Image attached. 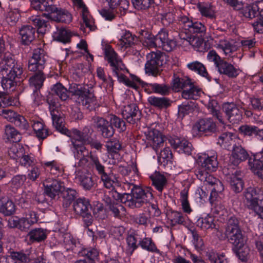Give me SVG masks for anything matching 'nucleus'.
Instances as JSON below:
<instances>
[{
    "label": "nucleus",
    "mask_w": 263,
    "mask_h": 263,
    "mask_svg": "<svg viewBox=\"0 0 263 263\" xmlns=\"http://www.w3.org/2000/svg\"><path fill=\"white\" fill-rule=\"evenodd\" d=\"M71 36L70 31L64 28L58 29L54 35L56 40L63 43L69 42Z\"/></svg>",
    "instance_id": "54"
},
{
    "label": "nucleus",
    "mask_w": 263,
    "mask_h": 263,
    "mask_svg": "<svg viewBox=\"0 0 263 263\" xmlns=\"http://www.w3.org/2000/svg\"><path fill=\"white\" fill-rule=\"evenodd\" d=\"M248 157L247 152L241 146L235 145L233 147L232 154L230 158V161L234 165L237 166L241 162L246 160Z\"/></svg>",
    "instance_id": "24"
},
{
    "label": "nucleus",
    "mask_w": 263,
    "mask_h": 263,
    "mask_svg": "<svg viewBox=\"0 0 263 263\" xmlns=\"http://www.w3.org/2000/svg\"><path fill=\"white\" fill-rule=\"evenodd\" d=\"M208 109L211 114L215 117L220 123H224L223 119L220 112V106L216 101L212 100L209 102Z\"/></svg>",
    "instance_id": "51"
},
{
    "label": "nucleus",
    "mask_w": 263,
    "mask_h": 263,
    "mask_svg": "<svg viewBox=\"0 0 263 263\" xmlns=\"http://www.w3.org/2000/svg\"><path fill=\"white\" fill-rule=\"evenodd\" d=\"M32 59H34L36 61H39L40 62L39 63L40 66H42L43 65H45L47 55L46 51L41 48H37L33 50V54L31 57Z\"/></svg>",
    "instance_id": "58"
},
{
    "label": "nucleus",
    "mask_w": 263,
    "mask_h": 263,
    "mask_svg": "<svg viewBox=\"0 0 263 263\" xmlns=\"http://www.w3.org/2000/svg\"><path fill=\"white\" fill-rule=\"evenodd\" d=\"M91 208L89 200L85 198H78L73 203L74 212L76 215L82 217L86 227L90 226L93 221L90 212Z\"/></svg>",
    "instance_id": "6"
},
{
    "label": "nucleus",
    "mask_w": 263,
    "mask_h": 263,
    "mask_svg": "<svg viewBox=\"0 0 263 263\" xmlns=\"http://www.w3.org/2000/svg\"><path fill=\"white\" fill-rule=\"evenodd\" d=\"M215 46L217 48L221 49L226 55L232 53L234 50L233 45L225 38L219 39L218 40H215Z\"/></svg>",
    "instance_id": "45"
},
{
    "label": "nucleus",
    "mask_w": 263,
    "mask_h": 263,
    "mask_svg": "<svg viewBox=\"0 0 263 263\" xmlns=\"http://www.w3.org/2000/svg\"><path fill=\"white\" fill-rule=\"evenodd\" d=\"M93 165L100 176L103 185L107 189L114 187V184L118 183L117 178L113 173H107L105 172V167L100 162L96 157H93Z\"/></svg>",
    "instance_id": "9"
},
{
    "label": "nucleus",
    "mask_w": 263,
    "mask_h": 263,
    "mask_svg": "<svg viewBox=\"0 0 263 263\" xmlns=\"http://www.w3.org/2000/svg\"><path fill=\"white\" fill-rule=\"evenodd\" d=\"M50 114L52 117L53 125L56 129L62 134H66L67 129L64 125V119L62 117L59 111H52Z\"/></svg>",
    "instance_id": "37"
},
{
    "label": "nucleus",
    "mask_w": 263,
    "mask_h": 263,
    "mask_svg": "<svg viewBox=\"0 0 263 263\" xmlns=\"http://www.w3.org/2000/svg\"><path fill=\"white\" fill-rule=\"evenodd\" d=\"M139 245L144 250L154 253H159V251L156 246L155 243L150 238L145 237L139 240Z\"/></svg>",
    "instance_id": "47"
},
{
    "label": "nucleus",
    "mask_w": 263,
    "mask_h": 263,
    "mask_svg": "<svg viewBox=\"0 0 263 263\" xmlns=\"http://www.w3.org/2000/svg\"><path fill=\"white\" fill-rule=\"evenodd\" d=\"M45 77L43 72H37L29 78V85L32 88L33 95L42 87Z\"/></svg>",
    "instance_id": "33"
},
{
    "label": "nucleus",
    "mask_w": 263,
    "mask_h": 263,
    "mask_svg": "<svg viewBox=\"0 0 263 263\" xmlns=\"http://www.w3.org/2000/svg\"><path fill=\"white\" fill-rule=\"evenodd\" d=\"M23 70H21L20 67H18L16 68V71H14V73L12 72H9L8 74H5V76H2L3 79L2 80V86L6 90H10L12 89L13 90L14 89V87L16 84V83L15 82V79L16 78H18L23 73Z\"/></svg>",
    "instance_id": "19"
},
{
    "label": "nucleus",
    "mask_w": 263,
    "mask_h": 263,
    "mask_svg": "<svg viewBox=\"0 0 263 263\" xmlns=\"http://www.w3.org/2000/svg\"><path fill=\"white\" fill-rule=\"evenodd\" d=\"M209 31L210 37L212 40H218L219 39L224 38V33L226 30L219 28L216 25L210 26Z\"/></svg>",
    "instance_id": "59"
},
{
    "label": "nucleus",
    "mask_w": 263,
    "mask_h": 263,
    "mask_svg": "<svg viewBox=\"0 0 263 263\" xmlns=\"http://www.w3.org/2000/svg\"><path fill=\"white\" fill-rule=\"evenodd\" d=\"M193 84L190 79L177 78L173 80V89L179 91L180 89L183 90Z\"/></svg>",
    "instance_id": "49"
},
{
    "label": "nucleus",
    "mask_w": 263,
    "mask_h": 263,
    "mask_svg": "<svg viewBox=\"0 0 263 263\" xmlns=\"http://www.w3.org/2000/svg\"><path fill=\"white\" fill-rule=\"evenodd\" d=\"M9 254V256L17 263H27L31 260L29 254L23 251H11Z\"/></svg>",
    "instance_id": "48"
},
{
    "label": "nucleus",
    "mask_w": 263,
    "mask_h": 263,
    "mask_svg": "<svg viewBox=\"0 0 263 263\" xmlns=\"http://www.w3.org/2000/svg\"><path fill=\"white\" fill-rule=\"evenodd\" d=\"M210 189L211 193L209 200L212 202L217 197L218 193H221L224 190L223 184L219 180H218Z\"/></svg>",
    "instance_id": "62"
},
{
    "label": "nucleus",
    "mask_w": 263,
    "mask_h": 263,
    "mask_svg": "<svg viewBox=\"0 0 263 263\" xmlns=\"http://www.w3.org/2000/svg\"><path fill=\"white\" fill-rule=\"evenodd\" d=\"M147 101L151 105L159 109L167 108L172 104L171 99L164 97L150 96L148 98Z\"/></svg>",
    "instance_id": "28"
},
{
    "label": "nucleus",
    "mask_w": 263,
    "mask_h": 263,
    "mask_svg": "<svg viewBox=\"0 0 263 263\" xmlns=\"http://www.w3.org/2000/svg\"><path fill=\"white\" fill-rule=\"evenodd\" d=\"M154 0H132L134 7L138 10H146L154 4Z\"/></svg>",
    "instance_id": "60"
},
{
    "label": "nucleus",
    "mask_w": 263,
    "mask_h": 263,
    "mask_svg": "<svg viewBox=\"0 0 263 263\" xmlns=\"http://www.w3.org/2000/svg\"><path fill=\"white\" fill-rule=\"evenodd\" d=\"M15 211L14 203L5 197L0 198V212L5 216H10Z\"/></svg>",
    "instance_id": "34"
},
{
    "label": "nucleus",
    "mask_w": 263,
    "mask_h": 263,
    "mask_svg": "<svg viewBox=\"0 0 263 263\" xmlns=\"http://www.w3.org/2000/svg\"><path fill=\"white\" fill-rule=\"evenodd\" d=\"M222 109L227 119L232 124H237L242 119V111L238 105L234 103H224Z\"/></svg>",
    "instance_id": "11"
},
{
    "label": "nucleus",
    "mask_w": 263,
    "mask_h": 263,
    "mask_svg": "<svg viewBox=\"0 0 263 263\" xmlns=\"http://www.w3.org/2000/svg\"><path fill=\"white\" fill-rule=\"evenodd\" d=\"M167 217L172 226L182 224L185 222V217L181 212L170 211L167 213Z\"/></svg>",
    "instance_id": "38"
},
{
    "label": "nucleus",
    "mask_w": 263,
    "mask_h": 263,
    "mask_svg": "<svg viewBox=\"0 0 263 263\" xmlns=\"http://www.w3.org/2000/svg\"><path fill=\"white\" fill-rule=\"evenodd\" d=\"M18 67L21 70H23L21 65L16 63L12 56L5 55L0 61V76L8 74L9 72L14 73L16 71V68Z\"/></svg>",
    "instance_id": "15"
},
{
    "label": "nucleus",
    "mask_w": 263,
    "mask_h": 263,
    "mask_svg": "<svg viewBox=\"0 0 263 263\" xmlns=\"http://www.w3.org/2000/svg\"><path fill=\"white\" fill-rule=\"evenodd\" d=\"M217 70L220 74L226 75L230 78H236L241 72L238 68L224 60L221 62Z\"/></svg>",
    "instance_id": "21"
},
{
    "label": "nucleus",
    "mask_w": 263,
    "mask_h": 263,
    "mask_svg": "<svg viewBox=\"0 0 263 263\" xmlns=\"http://www.w3.org/2000/svg\"><path fill=\"white\" fill-rule=\"evenodd\" d=\"M74 180L86 191L91 190L96 184L91 175L80 168L77 169L75 172Z\"/></svg>",
    "instance_id": "13"
},
{
    "label": "nucleus",
    "mask_w": 263,
    "mask_h": 263,
    "mask_svg": "<svg viewBox=\"0 0 263 263\" xmlns=\"http://www.w3.org/2000/svg\"><path fill=\"white\" fill-rule=\"evenodd\" d=\"M236 248V254L239 259L241 260L242 261H247L249 255L250 249L249 247L244 245V242L243 244L239 246H235Z\"/></svg>",
    "instance_id": "61"
},
{
    "label": "nucleus",
    "mask_w": 263,
    "mask_h": 263,
    "mask_svg": "<svg viewBox=\"0 0 263 263\" xmlns=\"http://www.w3.org/2000/svg\"><path fill=\"white\" fill-rule=\"evenodd\" d=\"M62 198H63V205L68 207L71 202L76 197L77 193L74 189L71 188L63 189L62 191Z\"/></svg>",
    "instance_id": "42"
},
{
    "label": "nucleus",
    "mask_w": 263,
    "mask_h": 263,
    "mask_svg": "<svg viewBox=\"0 0 263 263\" xmlns=\"http://www.w3.org/2000/svg\"><path fill=\"white\" fill-rule=\"evenodd\" d=\"M198 162L202 169L208 172H214L218 166V162L215 156H209L203 154L198 157Z\"/></svg>",
    "instance_id": "23"
},
{
    "label": "nucleus",
    "mask_w": 263,
    "mask_h": 263,
    "mask_svg": "<svg viewBox=\"0 0 263 263\" xmlns=\"http://www.w3.org/2000/svg\"><path fill=\"white\" fill-rule=\"evenodd\" d=\"M53 0H32L31 7L36 10L45 11L52 14L55 21L69 23L72 20L71 15L66 10L60 9L53 5Z\"/></svg>",
    "instance_id": "2"
},
{
    "label": "nucleus",
    "mask_w": 263,
    "mask_h": 263,
    "mask_svg": "<svg viewBox=\"0 0 263 263\" xmlns=\"http://www.w3.org/2000/svg\"><path fill=\"white\" fill-rule=\"evenodd\" d=\"M153 200V195L150 189H143L140 186L137 185L132 193L123 194L121 202L134 209L140 208L146 202H149Z\"/></svg>",
    "instance_id": "1"
},
{
    "label": "nucleus",
    "mask_w": 263,
    "mask_h": 263,
    "mask_svg": "<svg viewBox=\"0 0 263 263\" xmlns=\"http://www.w3.org/2000/svg\"><path fill=\"white\" fill-rule=\"evenodd\" d=\"M104 52L105 60L107 61L111 67L114 74L125 69V66L122 61L110 46H105Z\"/></svg>",
    "instance_id": "7"
},
{
    "label": "nucleus",
    "mask_w": 263,
    "mask_h": 263,
    "mask_svg": "<svg viewBox=\"0 0 263 263\" xmlns=\"http://www.w3.org/2000/svg\"><path fill=\"white\" fill-rule=\"evenodd\" d=\"M214 221V218L210 216H207L204 218H200L197 221V226L203 230L213 229L216 226Z\"/></svg>",
    "instance_id": "44"
},
{
    "label": "nucleus",
    "mask_w": 263,
    "mask_h": 263,
    "mask_svg": "<svg viewBox=\"0 0 263 263\" xmlns=\"http://www.w3.org/2000/svg\"><path fill=\"white\" fill-rule=\"evenodd\" d=\"M36 29L29 25H24L19 29L21 41L24 45L30 44L35 39Z\"/></svg>",
    "instance_id": "20"
},
{
    "label": "nucleus",
    "mask_w": 263,
    "mask_h": 263,
    "mask_svg": "<svg viewBox=\"0 0 263 263\" xmlns=\"http://www.w3.org/2000/svg\"><path fill=\"white\" fill-rule=\"evenodd\" d=\"M80 103L90 111L95 110L99 106V104L93 93L88 88L84 90V93L78 98Z\"/></svg>",
    "instance_id": "17"
},
{
    "label": "nucleus",
    "mask_w": 263,
    "mask_h": 263,
    "mask_svg": "<svg viewBox=\"0 0 263 263\" xmlns=\"http://www.w3.org/2000/svg\"><path fill=\"white\" fill-rule=\"evenodd\" d=\"M52 91L61 100L65 101L69 98L68 90L61 83L54 85Z\"/></svg>",
    "instance_id": "57"
},
{
    "label": "nucleus",
    "mask_w": 263,
    "mask_h": 263,
    "mask_svg": "<svg viewBox=\"0 0 263 263\" xmlns=\"http://www.w3.org/2000/svg\"><path fill=\"white\" fill-rule=\"evenodd\" d=\"M237 137L232 132L222 133L219 137L217 143L224 148L229 149L232 145L234 144Z\"/></svg>",
    "instance_id": "32"
},
{
    "label": "nucleus",
    "mask_w": 263,
    "mask_h": 263,
    "mask_svg": "<svg viewBox=\"0 0 263 263\" xmlns=\"http://www.w3.org/2000/svg\"><path fill=\"white\" fill-rule=\"evenodd\" d=\"M137 37L135 35H133L129 31L123 30L117 45L121 49H126L135 45Z\"/></svg>",
    "instance_id": "25"
},
{
    "label": "nucleus",
    "mask_w": 263,
    "mask_h": 263,
    "mask_svg": "<svg viewBox=\"0 0 263 263\" xmlns=\"http://www.w3.org/2000/svg\"><path fill=\"white\" fill-rule=\"evenodd\" d=\"M180 200L183 212L187 214H190L192 210L188 200V190L184 189L181 191Z\"/></svg>",
    "instance_id": "53"
},
{
    "label": "nucleus",
    "mask_w": 263,
    "mask_h": 263,
    "mask_svg": "<svg viewBox=\"0 0 263 263\" xmlns=\"http://www.w3.org/2000/svg\"><path fill=\"white\" fill-rule=\"evenodd\" d=\"M187 67L190 70L197 72L201 76L208 78V73L205 66L203 64L198 62L194 61L187 64Z\"/></svg>",
    "instance_id": "46"
},
{
    "label": "nucleus",
    "mask_w": 263,
    "mask_h": 263,
    "mask_svg": "<svg viewBox=\"0 0 263 263\" xmlns=\"http://www.w3.org/2000/svg\"><path fill=\"white\" fill-rule=\"evenodd\" d=\"M30 20L34 26L37 27L38 32L44 33L46 31V28L48 26V22L43 20L39 16H32Z\"/></svg>",
    "instance_id": "55"
},
{
    "label": "nucleus",
    "mask_w": 263,
    "mask_h": 263,
    "mask_svg": "<svg viewBox=\"0 0 263 263\" xmlns=\"http://www.w3.org/2000/svg\"><path fill=\"white\" fill-rule=\"evenodd\" d=\"M147 146L152 147L156 153L162 149L165 144V137L157 129H150L145 133Z\"/></svg>",
    "instance_id": "8"
},
{
    "label": "nucleus",
    "mask_w": 263,
    "mask_h": 263,
    "mask_svg": "<svg viewBox=\"0 0 263 263\" xmlns=\"http://www.w3.org/2000/svg\"><path fill=\"white\" fill-rule=\"evenodd\" d=\"M36 195L32 191H27L22 193L20 196H17L15 198V201L17 204L23 209H28L31 208L33 204V199H36Z\"/></svg>",
    "instance_id": "22"
},
{
    "label": "nucleus",
    "mask_w": 263,
    "mask_h": 263,
    "mask_svg": "<svg viewBox=\"0 0 263 263\" xmlns=\"http://www.w3.org/2000/svg\"><path fill=\"white\" fill-rule=\"evenodd\" d=\"M74 147V158L79 160L78 165L83 166L88 162V158H90L93 163V157H96L99 159L98 156L90 152L85 146V144L77 143V141L73 142Z\"/></svg>",
    "instance_id": "10"
},
{
    "label": "nucleus",
    "mask_w": 263,
    "mask_h": 263,
    "mask_svg": "<svg viewBox=\"0 0 263 263\" xmlns=\"http://www.w3.org/2000/svg\"><path fill=\"white\" fill-rule=\"evenodd\" d=\"M193 130L205 133L214 132L216 130V125L211 119H202L193 127Z\"/></svg>",
    "instance_id": "31"
},
{
    "label": "nucleus",
    "mask_w": 263,
    "mask_h": 263,
    "mask_svg": "<svg viewBox=\"0 0 263 263\" xmlns=\"http://www.w3.org/2000/svg\"><path fill=\"white\" fill-rule=\"evenodd\" d=\"M106 202L109 204V209L110 211L111 212L114 217L119 218L121 217L122 214H124L125 208L122 205L119 204H111V199L110 198H107Z\"/></svg>",
    "instance_id": "52"
},
{
    "label": "nucleus",
    "mask_w": 263,
    "mask_h": 263,
    "mask_svg": "<svg viewBox=\"0 0 263 263\" xmlns=\"http://www.w3.org/2000/svg\"><path fill=\"white\" fill-rule=\"evenodd\" d=\"M122 114L127 122L130 124H134L140 119V111L138 106L134 103L125 106Z\"/></svg>",
    "instance_id": "16"
},
{
    "label": "nucleus",
    "mask_w": 263,
    "mask_h": 263,
    "mask_svg": "<svg viewBox=\"0 0 263 263\" xmlns=\"http://www.w3.org/2000/svg\"><path fill=\"white\" fill-rule=\"evenodd\" d=\"M44 193L51 199H54L62 191L63 183L55 179L48 178L43 181Z\"/></svg>",
    "instance_id": "14"
},
{
    "label": "nucleus",
    "mask_w": 263,
    "mask_h": 263,
    "mask_svg": "<svg viewBox=\"0 0 263 263\" xmlns=\"http://www.w3.org/2000/svg\"><path fill=\"white\" fill-rule=\"evenodd\" d=\"M200 89L194 84L181 91V97L186 100H197L200 96Z\"/></svg>",
    "instance_id": "36"
},
{
    "label": "nucleus",
    "mask_w": 263,
    "mask_h": 263,
    "mask_svg": "<svg viewBox=\"0 0 263 263\" xmlns=\"http://www.w3.org/2000/svg\"><path fill=\"white\" fill-rule=\"evenodd\" d=\"M243 201L249 209L253 210L263 219V200L259 203V195L256 189L249 187L243 193Z\"/></svg>",
    "instance_id": "4"
},
{
    "label": "nucleus",
    "mask_w": 263,
    "mask_h": 263,
    "mask_svg": "<svg viewBox=\"0 0 263 263\" xmlns=\"http://www.w3.org/2000/svg\"><path fill=\"white\" fill-rule=\"evenodd\" d=\"M153 200H151L149 202H146L144 204L146 205L145 210L147 213L149 218H151L153 217H158L161 214V212L159 209L157 204L153 203Z\"/></svg>",
    "instance_id": "56"
},
{
    "label": "nucleus",
    "mask_w": 263,
    "mask_h": 263,
    "mask_svg": "<svg viewBox=\"0 0 263 263\" xmlns=\"http://www.w3.org/2000/svg\"><path fill=\"white\" fill-rule=\"evenodd\" d=\"M231 189L236 193L240 192L243 187V182L241 175L237 171L228 177Z\"/></svg>",
    "instance_id": "30"
},
{
    "label": "nucleus",
    "mask_w": 263,
    "mask_h": 263,
    "mask_svg": "<svg viewBox=\"0 0 263 263\" xmlns=\"http://www.w3.org/2000/svg\"><path fill=\"white\" fill-rule=\"evenodd\" d=\"M263 7V3L254 2L251 5H247L241 9L242 15L248 18L252 19L258 15L260 8Z\"/></svg>",
    "instance_id": "26"
},
{
    "label": "nucleus",
    "mask_w": 263,
    "mask_h": 263,
    "mask_svg": "<svg viewBox=\"0 0 263 263\" xmlns=\"http://www.w3.org/2000/svg\"><path fill=\"white\" fill-rule=\"evenodd\" d=\"M5 134L8 140L17 143L21 141L22 136L20 133L10 125H6Z\"/></svg>",
    "instance_id": "41"
},
{
    "label": "nucleus",
    "mask_w": 263,
    "mask_h": 263,
    "mask_svg": "<svg viewBox=\"0 0 263 263\" xmlns=\"http://www.w3.org/2000/svg\"><path fill=\"white\" fill-rule=\"evenodd\" d=\"M139 37L144 46L148 48H158L156 36L152 35L149 32L141 30L139 32Z\"/></svg>",
    "instance_id": "27"
},
{
    "label": "nucleus",
    "mask_w": 263,
    "mask_h": 263,
    "mask_svg": "<svg viewBox=\"0 0 263 263\" xmlns=\"http://www.w3.org/2000/svg\"><path fill=\"white\" fill-rule=\"evenodd\" d=\"M28 236L31 242H41L44 240L47 237L45 230L42 228H36L30 231Z\"/></svg>",
    "instance_id": "39"
},
{
    "label": "nucleus",
    "mask_w": 263,
    "mask_h": 263,
    "mask_svg": "<svg viewBox=\"0 0 263 263\" xmlns=\"http://www.w3.org/2000/svg\"><path fill=\"white\" fill-rule=\"evenodd\" d=\"M252 172L263 180V154L261 152L254 155L253 159L249 160Z\"/></svg>",
    "instance_id": "18"
},
{
    "label": "nucleus",
    "mask_w": 263,
    "mask_h": 263,
    "mask_svg": "<svg viewBox=\"0 0 263 263\" xmlns=\"http://www.w3.org/2000/svg\"><path fill=\"white\" fill-rule=\"evenodd\" d=\"M82 16L83 23L85 24L86 27L91 31H93L96 29L94 20L89 14L88 9H87L86 11L82 12Z\"/></svg>",
    "instance_id": "63"
},
{
    "label": "nucleus",
    "mask_w": 263,
    "mask_h": 263,
    "mask_svg": "<svg viewBox=\"0 0 263 263\" xmlns=\"http://www.w3.org/2000/svg\"><path fill=\"white\" fill-rule=\"evenodd\" d=\"M156 36L158 48L166 51H171L176 46L174 39L169 36L168 32L165 29H161Z\"/></svg>",
    "instance_id": "12"
},
{
    "label": "nucleus",
    "mask_w": 263,
    "mask_h": 263,
    "mask_svg": "<svg viewBox=\"0 0 263 263\" xmlns=\"http://www.w3.org/2000/svg\"><path fill=\"white\" fill-rule=\"evenodd\" d=\"M153 184L156 189L160 192H162L164 186L166 184V179L165 177L159 173H155L150 177Z\"/></svg>",
    "instance_id": "40"
},
{
    "label": "nucleus",
    "mask_w": 263,
    "mask_h": 263,
    "mask_svg": "<svg viewBox=\"0 0 263 263\" xmlns=\"http://www.w3.org/2000/svg\"><path fill=\"white\" fill-rule=\"evenodd\" d=\"M159 153H157L158 155V160L163 166H165L168 164L172 163L173 154L170 148L166 145H165Z\"/></svg>",
    "instance_id": "35"
},
{
    "label": "nucleus",
    "mask_w": 263,
    "mask_h": 263,
    "mask_svg": "<svg viewBox=\"0 0 263 263\" xmlns=\"http://www.w3.org/2000/svg\"><path fill=\"white\" fill-rule=\"evenodd\" d=\"M149 86L154 92L159 93L161 95H167L170 91V87L165 84L154 83L151 84Z\"/></svg>",
    "instance_id": "64"
},
{
    "label": "nucleus",
    "mask_w": 263,
    "mask_h": 263,
    "mask_svg": "<svg viewBox=\"0 0 263 263\" xmlns=\"http://www.w3.org/2000/svg\"><path fill=\"white\" fill-rule=\"evenodd\" d=\"M224 235L234 246H239L243 244L244 238L239 226V220L236 217L233 216L228 219Z\"/></svg>",
    "instance_id": "3"
},
{
    "label": "nucleus",
    "mask_w": 263,
    "mask_h": 263,
    "mask_svg": "<svg viewBox=\"0 0 263 263\" xmlns=\"http://www.w3.org/2000/svg\"><path fill=\"white\" fill-rule=\"evenodd\" d=\"M32 127L36 136L40 139H45L49 135L48 129L40 121H34Z\"/></svg>",
    "instance_id": "43"
},
{
    "label": "nucleus",
    "mask_w": 263,
    "mask_h": 263,
    "mask_svg": "<svg viewBox=\"0 0 263 263\" xmlns=\"http://www.w3.org/2000/svg\"><path fill=\"white\" fill-rule=\"evenodd\" d=\"M138 232L136 231H130L128 234L126 241L129 247V251L130 252V253H132L138 247L137 242L140 239L138 238Z\"/></svg>",
    "instance_id": "50"
},
{
    "label": "nucleus",
    "mask_w": 263,
    "mask_h": 263,
    "mask_svg": "<svg viewBox=\"0 0 263 263\" xmlns=\"http://www.w3.org/2000/svg\"><path fill=\"white\" fill-rule=\"evenodd\" d=\"M9 227L11 228H17L22 231H27L30 227L33 224L30 223L28 219L25 217L18 218L14 217L8 221Z\"/></svg>",
    "instance_id": "29"
},
{
    "label": "nucleus",
    "mask_w": 263,
    "mask_h": 263,
    "mask_svg": "<svg viewBox=\"0 0 263 263\" xmlns=\"http://www.w3.org/2000/svg\"><path fill=\"white\" fill-rule=\"evenodd\" d=\"M146 57L147 61L145 65L146 73L155 77L160 75L161 67L164 63L165 54L160 51L151 52Z\"/></svg>",
    "instance_id": "5"
}]
</instances>
